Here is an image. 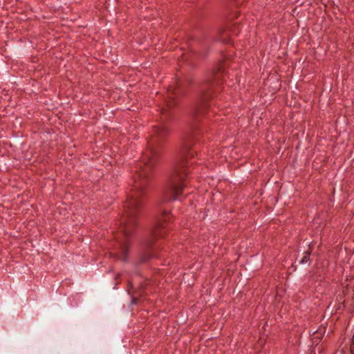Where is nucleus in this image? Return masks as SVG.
<instances>
[{
    "label": "nucleus",
    "mask_w": 354,
    "mask_h": 354,
    "mask_svg": "<svg viewBox=\"0 0 354 354\" xmlns=\"http://www.w3.org/2000/svg\"><path fill=\"white\" fill-rule=\"evenodd\" d=\"M309 261H310L309 255L306 254V255H305L302 258V259L301 260V263H309Z\"/></svg>",
    "instance_id": "nucleus-6"
},
{
    "label": "nucleus",
    "mask_w": 354,
    "mask_h": 354,
    "mask_svg": "<svg viewBox=\"0 0 354 354\" xmlns=\"http://www.w3.org/2000/svg\"><path fill=\"white\" fill-rule=\"evenodd\" d=\"M186 158L180 159L174 167V174L182 177L183 176H188L193 174L191 169V165Z\"/></svg>",
    "instance_id": "nucleus-2"
},
{
    "label": "nucleus",
    "mask_w": 354,
    "mask_h": 354,
    "mask_svg": "<svg viewBox=\"0 0 354 354\" xmlns=\"http://www.w3.org/2000/svg\"><path fill=\"white\" fill-rule=\"evenodd\" d=\"M350 351L351 354H354V335L353 337L352 344L351 345Z\"/></svg>",
    "instance_id": "nucleus-7"
},
{
    "label": "nucleus",
    "mask_w": 354,
    "mask_h": 354,
    "mask_svg": "<svg viewBox=\"0 0 354 354\" xmlns=\"http://www.w3.org/2000/svg\"><path fill=\"white\" fill-rule=\"evenodd\" d=\"M132 303L133 304H136V299L135 298L133 299Z\"/></svg>",
    "instance_id": "nucleus-8"
},
{
    "label": "nucleus",
    "mask_w": 354,
    "mask_h": 354,
    "mask_svg": "<svg viewBox=\"0 0 354 354\" xmlns=\"http://www.w3.org/2000/svg\"><path fill=\"white\" fill-rule=\"evenodd\" d=\"M142 205L140 195L137 192L131 194L124 203V211L127 216L124 222V233H130L136 225V216Z\"/></svg>",
    "instance_id": "nucleus-1"
},
{
    "label": "nucleus",
    "mask_w": 354,
    "mask_h": 354,
    "mask_svg": "<svg viewBox=\"0 0 354 354\" xmlns=\"http://www.w3.org/2000/svg\"><path fill=\"white\" fill-rule=\"evenodd\" d=\"M157 162V156L153 152H151L148 156V160L147 162V169H150Z\"/></svg>",
    "instance_id": "nucleus-5"
},
{
    "label": "nucleus",
    "mask_w": 354,
    "mask_h": 354,
    "mask_svg": "<svg viewBox=\"0 0 354 354\" xmlns=\"http://www.w3.org/2000/svg\"><path fill=\"white\" fill-rule=\"evenodd\" d=\"M153 242H154V240L151 241V242H149V244H151V243Z\"/></svg>",
    "instance_id": "nucleus-9"
},
{
    "label": "nucleus",
    "mask_w": 354,
    "mask_h": 354,
    "mask_svg": "<svg viewBox=\"0 0 354 354\" xmlns=\"http://www.w3.org/2000/svg\"><path fill=\"white\" fill-rule=\"evenodd\" d=\"M169 214H165V215L162 216V218L159 221V223L157 224L156 227L152 232L151 236L152 239H155L157 238H162L164 236V234H165L163 229H164V225L163 222H166L168 220Z\"/></svg>",
    "instance_id": "nucleus-4"
},
{
    "label": "nucleus",
    "mask_w": 354,
    "mask_h": 354,
    "mask_svg": "<svg viewBox=\"0 0 354 354\" xmlns=\"http://www.w3.org/2000/svg\"><path fill=\"white\" fill-rule=\"evenodd\" d=\"M184 187L185 183L183 180L180 179L172 182L169 186V189L167 192V195L171 194V196L167 197V200H176L178 196L181 194Z\"/></svg>",
    "instance_id": "nucleus-3"
},
{
    "label": "nucleus",
    "mask_w": 354,
    "mask_h": 354,
    "mask_svg": "<svg viewBox=\"0 0 354 354\" xmlns=\"http://www.w3.org/2000/svg\"><path fill=\"white\" fill-rule=\"evenodd\" d=\"M153 242H154V240L151 241V242H149V244H151V243Z\"/></svg>",
    "instance_id": "nucleus-10"
},
{
    "label": "nucleus",
    "mask_w": 354,
    "mask_h": 354,
    "mask_svg": "<svg viewBox=\"0 0 354 354\" xmlns=\"http://www.w3.org/2000/svg\"><path fill=\"white\" fill-rule=\"evenodd\" d=\"M153 242H154V240L151 241V242H149V244H151V243Z\"/></svg>",
    "instance_id": "nucleus-11"
}]
</instances>
